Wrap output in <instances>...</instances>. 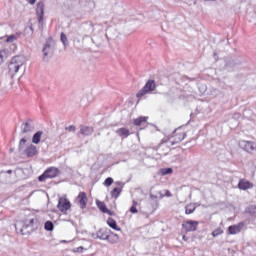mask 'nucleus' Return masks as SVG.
I'll return each instance as SVG.
<instances>
[{
	"label": "nucleus",
	"instance_id": "nucleus-4",
	"mask_svg": "<svg viewBox=\"0 0 256 256\" xmlns=\"http://www.w3.org/2000/svg\"><path fill=\"white\" fill-rule=\"evenodd\" d=\"M57 209L63 215H67V211H71V201L67 197H60L58 199Z\"/></svg>",
	"mask_w": 256,
	"mask_h": 256
},
{
	"label": "nucleus",
	"instance_id": "nucleus-37",
	"mask_svg": "<svg viewBox=\"0 0 256 256\" xmlns=\"http://www.w3.org/2000/svg\"><path fill=\"white\" fill-rule=\"evenodd\" d=\"M83 246L77 247L73 250L74 253H83Z\"/></svg>",
	"mask_w": 256,
	"mask_h": 256
},
{
	"label": "nucleus",
	"instance_id": "nucleus-3",
	"mask_svg": "<svg viewBox=\"0 0 256 256\" xmlns=\"http://www.w3.org/2000/svg\"><path fill=\"white\" fill-rule=\"evenodd\" d=\"M156 89H157V84L155 83V80H148L145 86L136 94V97L141 98L147 95V93H151Z\"/></svg>",
	"mask_w": 256,
	"mask_h": 256
},
{
	"label": "nucleus",
	"instance_id": "nucleus-22",
	"mask_svg": "<svg viewBox=\"0 0 256 256\" xmlns=\"http://www.w3.org/2000/svg\"><path fill=\"white\" fill-rule=\"evenodd\" d=\"M20 68L21 66H19V64H15L13 62H10L8 66L10 73H18Z\"/></svg>",
	"mask_w": 256,
	"mask_h": 256
},
{
	"label": "nucleus",
	"instance_id": "nucleus-24",
	"mask_svg": "<svg viewBox=\"0 0 256 256\" xmlns=\"http://www.w3.org/2000/svg\"><path fill=\"white\" fill-rule=\"evenodd\" d=\"M11 63H14V65H18L21 67L23 65V57L15 56L12 58Z\"/></svg>",
	"mask_w": 256,
	"mask_h": 256
},
{
	"label": "nucleus",
	"instance_id": "nucleus-19",
	"mask_svg": "<svg viewBox=\"0 0 256 256\" xmlns=\"http://www.w3.org/2000/svg\"><path fill=\"white\" fill-rule=\"evenodd\" d=\"M197 209V206H195L194 203H189L185 206V214L186 215H192V213H195V210Z\"/></svg>",
	"mask_w": 256,
	"mask_h": 256
},
{
	"label": "nucleus",
	"instance_id": "nucleus-14",
	"mask_svg": "<svg viewBox=\"0 0 256 256\" xmlns=\"http://www.w3.org/2000/svg\"><path fill=\"white\" fill-rule=\"evenodd\" d=\"M107 225L110 226L111 229H114V231H121V227L117 225V221L111 217L107 219Z\"/></svg>",
	"mask_w": 256,
	"mask_h": 256
},
{
	"label": "nucleus",
	"instance_id": "nucleus-36",
	"mask_svg": "<svg viewBox=\"0 0 256 256\" xmlns=\"http://www.w3.org/2000/svg\"><path fill=\"white\" fill-rule=\"evenodd\" d=\"M65 129H66V131H70V132L74 133V131H76L77 128L73 125H70V126L66 127Z\"/></svg>",
	"mask_w": 256,
	"mask_h": 256
},
{
	"label": "nucleus",
	"instance_id": "nucleus-5",
	"mask_svg": "<svg viewBox=\"0 0 256 256\" xmlns=\"http://www.w3.org/2000/svg\"><path fill=\"white\" fill-rule=\"evenodd\" d=\"M197 227H199V222L195 220H186L182 223V231H184V233L196 231Z\"/></svg>",
	"mask_w": 256,
	"mask_h": 256
},
{
	"label": "nucleus",
	"instance_id": "nucleus-32",
	"mask_svg": "<svg viewBox=\"0 0 256 256\" xmlns=\"http://www.w3.org/2000/svg\"><path fill=\"white\" fill-rule=\"evenodd\" d=\"M104 185L105 187H111V185H113V178L111 177L106 178L104 181Z\"/></svg>",
	"mask_w": 256,
	"mask_h": 256
},
{
	"label": "nucleus",
	"instance_id": "nucleus-10",
	"mask_svg": "<svg viewBox=\"0 0 256 256\" xmlns=\"http://www.w3.org/2000/svg\"><path fill=\"white\" fill-rule=\"evenodd\" d=\"M243 227H245V223L243 222L229 226L228 235H237V233H241V231H243Z\"/></svg>",
	"mask_w": 256,
	"mask_h": 256
},
{
	"label": "nucleus",
	"instance_id": "nucleus-31",
	"mask_svg": "<svg viewBox=\"0 0 256 256\" xmlns=\"http://www.w3.org/2000/svg\"><path fill=\"white\" fill-rule=\"evenodd\" d=\"M97 207L102 213H104L107 209V205H105V202H97Z\"/></svg>",
	"mask_w": 256,
	"mask_h": 256
},
{
	"label": "nucleus",
	"instance_id": "nucleus-18",
	"mask_svg": "<svg viewBox=\"0 0 256 256\" xmlns=\"http://www.w3.org/2000/svg\"><path fill=\"white\" fill-rule=\"evenodd\" d=\"M107 241L109 243H111L112 245H115L116 243H119V235L115 234V233H111L110 235H108Z\"/></svg>",
	"mask_w": 256,
	"mask_h": 256
},
{
	"label": "nucleus",
	"instance_id": "nucleus-8",
	"mask_svg": "<svg viewBox=\"0 0 256 256\" xmlns=\"http://www.w3.org/2000/svg\"><path fill=\"white\" fill-rule=\"evenodd\" d=\"M76 201L80 205V209H87V203L89 202V198L87 197V193L80 192L76 197Z\"/></svg>",
	"mask_w": 256,
	"mask_h": 256
},
{
	"label": "nucleus",
	"instance_id": "nucleus-23",
	"mask_svg": "<svg viewBox=\"0 0 256 256\" xmlns=\"http://www.w3.org/2000/svg\"><path fill=\"white\" fill-rule=\"evenodd\" d=\"M9 57V51L8 50H0V65H2L3 61Z\"/></svg>",
	"mask_w": 256,
	"mask_h": 256
},
{
	"label": "nucleus",
	"instance_id": "nucleus-35",
	"mask_svg": "<svg viewBox=\"0 0 256 256\" xmlns=\"http://www.w3.org/2000/svg\"><path fill=\"white\" fill-rule=\"evenodd\" d=\"M163 197H173V194H171L169 190H165V193L161 195V199H163Z\"/></svg>",
	"mask_w": 256,
	"mask_h": 256
},
{
	"label": "nucleus",
	"instance_id": "nucleus-11",
	"mask_svg": "<svg viewBox=\"0 0 256 256\" xmlns=\"http://www.w3.org/2000/svg\"><path fill=\"white\" fill-rule=\"evenodd\" d=\"M241 145L244 151H247V153H253V151H256V143L253 141L243 140Z\"/></svg>",
	"mask_w": 256,
	"mask_h": 256
},
{
	"label": "nucleus",
	"instance_id": "nucleus-40",
	"mask_svg": "<svg viewBox=\"0 0 256 256\" xmlns=\"http://www.w3.org/2000/svg\"><path fill=\"white\" fill-rule=\"evenodd\" d=\"M28 3L30 5H35V3H37V0H28Z\"/></svg>",
	"mask_w": 256,
	"mask_h": 256
},
{
	"label": "nucleus",
	"instance_id": "nucleus-1",
	"mask_svg": "<svg viewBox=\"0 0 256 256\" xmlns=\"http://www.w3.org/2000/svg\"><path fill=\"white\" fill-rule=\"evenodd\" d=\"M185 137H187V128L185 127H179L176 128L170 137L166 140V145H179L181 141L185 140Z\"/></svg>",
	"mask_w": 256,
	"mask_h": 256
},
{
	"label": "nucleus",
	"instance_id": "nucleus-26",
	"mask_svg": "<svg viewBox=\"0 0 256 256\" xmlns=\"http://www.w3.org/2000/svg\"><path fill=\"white\" fill-rule=\"evenodd\" d=\"M171 173H173V169L172 168H161L159 171L160 175H171Z\"/></svg>",
	"mask_w": 256,
	"mask_h": 256
},
{
	"label": "nucleus",
	"instance_id": "nucleus-15",
	"mask_svg": "<svg viewBox=\"0 0 256 256\" xmlns=\"http://www.w3.org/2000/svg\"><path fill=\"white\" fill-rule=\"evenodd\" d=\"M32 132H33V127L29 122H25L21 125V133H23L24 135Z\"/></svg>",
	"mask_w": 256,
	"mask_h": 256
},
{
	"label": "nucleus",
	"instance_id": "nucleus-34",
	"mask_svg": "<svg viewBox=\"0 0 256 256\" xmlns=\"http://www.w3.org/2000/svg\"><path fill=\"white\" fill-rule=\"evenodd\" d=\"M98 237L100 238V239H103V240H105V239H107V237H109V235H107L105 232H103V231H99L98 232Z\"/></svg>",
	"mask_w": 256,
	"mask_h": 256
},
{
	"label": "nucleus",
	"instance_id": "nucleus-42",
	"mask_svg": "<svg viewBox=\"0 0 256 256\" xmlns=\"http://www.w3.org/2000/svg\"><path fill=\"white\" fill-rule=\"evenodd\" d=\"M7 173L11 174V173H13V171L12 170H8Z\"/></svg>",
	"mask_w": 256,
	"mask_h": 256
},
{
	"label": "nucleus",
	"instance_id": "nucleus-39",
	"mask_svg": "<svg viewBox=\"0 0 256 256\" xmlns=\"http://www.w3.org/2000/svg\"><path fill=\"white\" fill-rule=\"evenodd\" d=\"M104 213H107V215H110V217H114V215H115V212H114V211L109 210L108 208L105 210V212H104Z\"/></svg>",
	"mask_w": 256,
	"mask_h": 256
},
{
	"label": "nucleus",
	"instance_id": "nucleus-21",
	"mask_svg": "<svg viewBox=\"0 0 256 256\" xmlns=\"http://www.w3.org/2000/svg\"><path fill=\"white\" fill-rule=\"evenodd\" d=\"M117 135H119L120 137H129V135H131V133L129 132V129L127 128H119L117 131H116Z\"/></svg>",
	"mask_w": 256,
	"mask_h": 256
},
{
	"label": "nucleus",
	"instance_id": "nucleus-33",
	"mask_svg": "<svg viewBox=\"0 0 256 256\" xmlns=\"http://www.w3.org/2000/svg\"><path fill=\"white\" fill-rule=\"evenodd\" d=\"M60 39H61L63 45H67V35H65V33L62 32L60 34Z\"/></svg>",
	"mask_w": 256,
	"mask_h": 256
},
{
	"label": "nucleus",
	"instance_id": "nucleus-9",
	"mask_svg": "<svg viewBox=\"0 0 256 256\" xmlns=\"http://www.w3.org/2000/svg\"><path fill=\"white\" fill-rule=\"evenodd\" d=\"M36 15H37L38 23H43V17L45 15V4L43 2L37 3Z\"/></svg>",
	"mask_w": 256,
	"mask_h": 256
},
{
	"label": "nucleus",
	"instance_id": "nucleus-16",
	"mask_svg": "<svg viewBox=\"0 0 256 256\" xmlns=\"http://www.w3.org/2000/svg\"><path fill=\"white\" fill-rule=\"evenodd\" d=\"M35 221H37V219L35 218H26L23 220V229H29V227H33V225H35Z\"/></svg>",
	"mask_w": 256,
	"mask_h": 256
},
{
	"label": "nucleus",
	"instance_id": "nucleus-7",
	"mask_svg": "<svg viewBox=\"0 0 256 256\" xmlns=\"http://www.w3.org/2000/svg\"><path fill=\"white\" fill-rule=\"evenodd\" d=\"M135 127H142L141 129H145V127H149V117L140 116L133 120Z\"/></svg>",
	"mask_w": 256,
	"mask_h": 256
},
{
	"label": "nucleus",
	"instance_id": "nucleus-28",
	"mask_svg": "<svg viewBox=\"0 0 256 256\" xmlns=\"http://www.w3.org/2000/svg\"><path fill=\"white\" fill-rule=\"evenodd\" d=\"M137 201L133 200L132 206L130 207V213L136 214L139 213V210H137Z\"/></svg>",
	"mask_w": 256,
	"mask_h": 256
},
{
	"label": "nucleus",
	"instance_id": "nucleus-30",
	"mask_svg": "<svg viewBox=\"0 0 256 256\" xmlns=\"http://www.w3.org/2000/svg\"><path fill=\"white\" fill-rule=\"evenodd\" d=\"M17 38H18L17 35L7 36L6 43H15V41H17Z\"/></svg>",
	"mask_w": 256,
	"mask_h": 256
},
{
	"label": "nucleus",
	"instance_id": "nucleus-13",
	"mask_svg": "<svg viewBox=\"0 0 256 256\" xmlns=\"http://www.w3.org/2000/svg\"><path fill=\"white\" fill-rule=\"evenodd\" d=\"M36 154H37V146L33 144L28 145L24 150V155H26V157H35Z\"/></svg>",
	"mask_w": 256,
	"mask_h": 256
},
{
	"label": "nucleus",
	"instance_id": "nucleus-6",
	"mask_svg": "<svg viewBox=\"0 0 256 256\" xmlns=\"http://www.w3.org/2000/svg\"><path fill=\"white\" fill-rule=\"evenodd\" d=\"M115 185H117L116 187H114L111 192L110 195L112 197V199H119V197L121 196V193H123V182H115Z\"/></svg>",
	"mask_w": 256,
	"mask_h": 256
},
{
	"label": "nucleus",
	"instance_id": "nucleus-29",
	"mask_svg": "<svg viewBox=\"0 0 256 256\" xmlns=\"http://www.w3.org/2000/svg\"><path fill=\"white\" fill-rule=\"evenodd\" d=\"M219 235H223V228L218 227L212 232V237H219Z\"/></svg>",
	"mask_w": 256,
	"mask_h": 256
},
{
	"label": "nucleus",
	"instance_id": "nucleus-20",
	"mask_svg": "<svg viewBox=\"0 0 256 256\" xmlns=\"http://www.w3.org/2000/svg\"><path fill=\"white\" fill-rule=\"evenodd\" d=\"M93 131H94L93 127H89V126H84L80 129L81 135H85V136L92 135Z\"/></svg>",
	"mask_w": 256,
	"mask_h": 256
},
{
	"label": "nucleus",
	"instance_id": "nucleus-17",
	"mask_svg": "<svg viewBox=\"0 0 256 256\" xmlns=\"http://www.w3.org/2000/svg\"><path fill=\"white\" fill-rule=\"evenodd\" d=\"M42 137H43V131L36 132L32 137V143H34V145H39L41 143Z\"/></svg>",
	"mask_w": 256,
	"mask_h": 256
},
{
	"label": "nucleus",
	"instance_id": "nucleus-2",
	"mask_svg": "<svg viewBox=\"0 0 256 256\" xmlns=\"http://www.w3.org/2000/svg\"><path fill=\"white\" fill-rule=\"evenodd\" d=\"M59 173H61L59 168L49 167L42 175L39 176L38 180L43 182L47 181V179H55V177H59Z\"/></svg>",
	"mask_w": 256,
	"mask_h": 256
},
{
	"label": "nucleus",
	"instance_id": "nucleus-38",
	"mask_svg": "<svg viewBox=\"0 0 256 256\" xmlns=\"http://www.w3.org/2000/svg\"><path fill=\"white\" fill-rule=\"evenodd\" d=\"M51 46L49 44H45L44 48H43V53L45 56H47V49H50Z\"/></svg>",
	"mask_w": 256,
	"mask_h": 256
},
{
	"label": "nucleus",
	"instance_id": "nucleus-25",
	"mask_svg": "<svg viewBox=\"0 0 256 256\" xmlns=\"http://www.w3.org/2000/svg\"><path fill=\"white\" fill-rule=\"evenodd\" d=\"M44 229L46 231H53V229H55V225L53 224V222L51 221H46L45 224H44Z\"/></svg>",
	"mask_w": 256,
	"mask_h": 256
},
{
	"label": "nucleus",
	"instance_id": "nucleus-27",
	"mask_svg": "<svg viewBox=\"0 0 256 256\" xmlns=\"http://www.w3.org/2000/svg\"><path fill=\"white\" fill-rule=\"evenodd\" d=\"M27 143V138H21L18 144L19 151H23L25 149V144Z\"/></svg>",
	"mask_w": 256,
	"mask_h": 256
},
{
	"label": "nucleus",
	"instance_id": "nucleus-41",
	"mask_svg": "<svg viewBox=\"0 0 256 256\" xmlns=\"http://www.w3.org/2000/svg\"><path fill=\"white\" fill-rule=\"evenodd\" d=\"M182 239H183V241H187V236L183 235Z\"/></svg>",
	"mask_w": 256,
	"mask_h": 256
},
{
	"label": "nucleus",
	"instance_id": "nucleus-12",
	"mask_svg": "<svg viewBox=\"0 0 256 256\" xmlns=\"http://www.w3.org/2000/svg\"><path fill=\"white\" fill-rule=\"evenodd\" d=\"M238 189H241V191H247V189H253V183L245 178H242L238 182Z\"/></svg>",
	"mask_w": 256,
	"mask_h": 256
}]
</instances>
